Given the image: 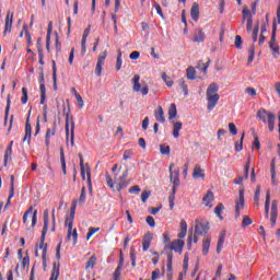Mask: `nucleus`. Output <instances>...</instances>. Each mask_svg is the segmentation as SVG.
<instances>
[{
  "instance_id": "nucleus-1",
  "label": "nucleus",
  "mask_w": 280,
  "mask_h": 280,
  "mask_svg": "<svg viewBox=\"0 0 280 280\" xmlns=\"http://www.w3.org/2000/svg\"><path fill=\"white\" fill-rule=\"evenodd\" d=\"M210 230L209 223L198 222L195 224L194 234H188L187 248L191 249V245L199 242V237L206 235Z\"/></svg>"
},
{
  "instance_id": "nucleus-2",
  "label": "nucleus",
  "mask_w": 280,
  "mask_h": 280,
  "mask_svg": "<svg viewBox=\"0 0 280 280\" xmlns=\"http://www.w3.org/2000/svg\"><path fill=\"white\" fill-rule=\"evenodd\" d=\"M218 90H220L219 85L217 82H211L210 85H208L207 91H206V96H207V108L209 110H213L218 102L220 101V95H218Z\"/></svg>"
},
{
  "instance_id": "nucleus-3",
  "label": "nucleus",
  "mask_w": 280,
  "mask_h": 280,
  "mask_svg": "<svg viewBox=\"0 0 280 280\" xmlns=\"http://www.w3.org/2000/svg\"><path fill=\"white\" fill-rule=\"evenodd\" d=\"M48 228H49V210L46 209L44 210V229H42V238L38 246V248L42 249V259H44V261L46 259L47 249H48V245L45 244Z\"/></svg>"
},
{
  "instance_id": "nucleus-4",
  "label": "nucleus",
  "mask_w": 280,
  "mask_h": 280,
  "mask_svg": "<svg viewBox=\"0 0 280 280\" xmlns=\"http://www.w3.org/2000/svg\"><path fill=\"white\" fill-rule=\"evenodd\" d=\"M173 167H175V165L171 164V166H170V178H171V182L174 184L173 192L168 197L170 209L171 210H173L174 207H175V194H176L177 187L180 185L179 170H177L176 172H173Z\"/></svg>"
},
{
  "instance_id": "nucleus-5",
  "label": "nucleus",
  "mask_w": 280,
  "mask_h": 280,
  "mask_svg": "<svg viewBox=\"0 0 280 280\" xmlns=\"http://www.w3.org/2000/svg\"><path fill=\"white\" fill-rule=\"evenodd\" d=\"M66 140L71 147H75V121H73V116L69 113L66 114Z\"/></svg>"
},
{
  "instance_id": "nucleus-6",
  "label": "nucleus",
  "mask_w": 280,
  "mask_h": 280,
  "mask_svg": "<svg viewBox=\"0 0 280 280\" xmlns=\"http://www.w3.org/2000/svg\"><path fill=\"white\" fill-rule=\"evenodd\" d=\"M256 117H258L262 124H268V129L270 132L275 130V121H276V115L271 112H268L265 108L258 109V114H256Z\"/></svg>"
},
{
  "instance_id": "nucleus-7",
  "label": "nucleus",
  "mask_w": 280,
  "mask_h": 280,
  "mask_svg": "<svg viewBox=\"0 0 280 280\" xmlns=\"http://www.w3.org/2000/svg\"><path fill=\"white\" fill-rule=\"evenodd\" d=\"M73 220H75V212L70 211V215L66 219V225L68 226V241H71V237L74 241V244L78 243V229H73Z\"/></svg>"
},
{
  "instance_id": "nucleus-8",
  "label": "nucleus",
  "mask_w": 280,
  "mask_h": 280,
  "mask_svg": "<svg viewBox=\"0 0 280 280\" xmlns=\"http://www.w3.org/2000/svg\"><path fill=\"white\" fill-rule=\"evenodd\" d=\"M269 49L272 51L273 58L278 59L280 55V46L277 44V23L272 24V34L269 40Z\"/></svg>"
},
{
  "instance_id": "nucleus-9",
  "label": "nucleus",
  "mask_w": 280,
  "mask_h": 280,
  "mask_svg": "<svg viewBox=\"0 0 280 280\" xmlns=\"http://www.w3.org/2000/svg\"><path fill=\"white\" fill-rule=\"evenodd\" d=\"M79 160H80V168H81V177L82 180H85V174L88 176V184H89V188L90 190H92V182H91V172H90V167L88 164L84 165V160H83V155L81 153H79Z\"/></svg>"
},
{
  "instance_id": "nucleus-10",
  "label": "nucleus",
  "mask_w": 280,
  "mask_h": 280,
  "mask_svg": "<svg viewBox=\"0 0 280 280\" xmlns=\"http://www.w3.org/2000/svg\"><path fill=\"white\" fill-rule=\"evenodd\" d=\"M140 74H135L132 77V84H133V92H141V94L143 96L148 95L150 93V88H148L147 84H144L142 88H141V83H140Z\"/></svg>"
},
{
  "instance_id": "nucleus-11",
  "label": "nucleus",
  "mask_w": 280,
  "mask_h": 280,
  "mask_svg": "<svg viewBox=\"0 0 280 280\" xmlns=\"http://www.w3.org/2000/svg\"><path fill=\"white\" fill-rule=\"evenodd\" d=\"M37 214H38V210H34V207L31 206L23 215V223L25 225L28 224V218H32V228L34 229L37 224Z\"/></svg>"
},
{
  "instance_id": "nucleus-12",
  "label": "nucleus",
  "mask_w": 280,
  "mask_h": 280,
  "mask_svg": "<svg viewBox=\"0 0 280 280\" xmlns=\"http://www.w3.org/2000/svg\"><path fill=\"white\" fill-rule=\"evenodd\" d=\"M245 207V196L244 189H240L238 198L235 200V218L238 219L241 215V210Z\"/></svg>"
},
{
  "instance_id": "nucleus-13",
  "label": "nucleus",
  "mask_w": 280,
  "mask_h": 280,
  "mask_svg": "<svg viewBox=\"0 0 280 280\" xmlns=\"http://www.w3.org/2000/svg\"><path fill=\"white\" fill-rule=\"evenodd\" d=\"M39 92L42 93V100L39 104L44 105L46 101V85H45V74L43 69H42V72H39Z\"/></svg>"
},
{
  "instance_id": "nucleus-14",
  "label": "nucleus",
  "mask_w": 280,
  "mask_h": 280,
  "mask_svg": "<svg viewBox=\"0 0 280 280\" xmlns=\"http://www.w3.org/2000/svg\"><path fill=\"white\" fill-rule=\"evenodd\" d=\"M107 58V51H103L102 54H100L98 59H97V63H96V68H95V73L97 74V77L102 75V70H103V66L105 65V60Z\"/></svg>"
},
{
  "instance_id": "nucleus-15",
  "label": "nucleus",
  "mask_w": 280,
  "mask_h": 280,
  "mask_svg": "<svg viewBox=\"0 0 280 280\" xmlns=\"http://www.w3.org/2000/svg\"><path fill=\"white\" fill-rule=\"evenodd\" d=\"M129 172L126 170L122 175L116 180V190L119 191L128 186L127 178Z\"/></svg>"
},
{
  "instance_id": "nucleus-16",
  "label": "nucleus",
  "mask_w": 280,
  "mask_h": 280,
  "mask_svg": "<svg viewBox=\"0 0 280 280\" xmlns=\"http://www.w3.org/2000/svg\"><path fill=\"white\" fill-rule=\"evenodd\" d=\"M278 220V201L273 200L271 202V211H270V222L271 226L275 228Z\"/></svg>"
},
{
  "instance_id": "nucleus-17",
  "label": "nucleus",
  "mask_w": 280,
  "mask_h": 280,
  "mask_svg": "<svg viewBox=\"0 0 280 280\" xmlns=\"http://www.w3.org/2000/svg\"><path fill=\"white\" fill-rule=\"evenodd\" d=\"M152 240H153L152 232H147V234H144L143 240H142V250L143 252H148V249H150V246L152 245Z\"/></svg>"
},
{
  "instance_id": "nucleus-18",
  "label": "nucleus",
  "mask_w": 280,
  "mask_h": 280,
  "mask_svg": "<svg viewBox=\"0 0 280 280\" xmlns=\"http://www.w3.org/2000/svg\"><path fill=\"white\" fill-rule=\"evenodd\" d=\"M190 18L194 22H198L200 18V7L198 2H194L190 8Z\"/></svg>"
},
{
  "instance_id": "nucleus-19",
  "label": "nucleus",
  "mask_w": 280,
  "mask_h": 280,
  "mask_svg": "<svg viewBox=\"0 0 280 280\" xmlns=\"http://www.w3.org/2000/svg\"><path fill=\"white\" fill-rule=\"evenodd\" d=\"M246 18H248L247 19V32L250 33L253 30V15L250 13V10L245 8L243 10V23L245 22Z\"/></svg>"
},
{
  "instance_id": "nucleus-20",
  "label": "nucleus",
  "mask_w": 280,
  "mask_h": 280,
  "mask_svg": "<svg viewBox=\"0 0 280 280\" xmlns=\"http://www.w3.org/2000/svg\"><path fill=\"white\" fill-rule=\"evenodd\" d=\"M12 24H13V13L9 12L5 18L4 32H3L4 36L11 32Z\"/></svg>"
},
{
  "instance_id": "nucleus-21",
  "label": "nucleus",
  "mask_w": 280,
  "mask_h": 280,
  "mask_svg": "<svg viewBox=\"0 0 280 280\" xmlns=\"http://www.w3.org/2000/svg\"><path fill=\"white\" fill-rule=\"evenodd\" d=\"M206 39V33L202 28H196L194 33L192 42L195 43H202Z\"/></svg>"
},
{
  "instance_id": "nucleus-22",
  "label": "nucleus",
  "mask_w": 280,
  "mask_h": 280,
  "mask_svg": "<svg viewBox=\"0 0 280 280\" xmlns=\"http://www.w3.org/2000/svg\"><path fill=\"white\" fill-rule=\"evenodd\" d=\"M213 200H214V194L211 190L207 191L206 196L202 198V202L207 208H212Z\"/></svg>"
},
{
  "instance_id": "nucleus-23",
  "label": "nucleus",
  "mask_w": 280,
  "mask_h": 280,
  "mask_svg": "<svg viewBox=\"0 0 280 280\" xmlns=\"http://www.w3.org/2000/svg\"><path fill=\"white\" fill-rule=\"evenodd\" d=\"M60 277V262H54L52 264V269H51V277L49 280H58Z\"/></svg>"
},
{
  "instance_id": "nucleus-24",
  "label": "nucleus",
  "mask_w": 280,
  "mask_h": 280,
  "mask_svg": "<svg viewBox=\"0 0 280 280\" xmlns=\"http://www.w3.org/2000/svg\"><path fill=\"white\" fill-rule=\"evenodd\" d=\"M52 88L55 91L58 90V68L55 60H52Z\"/></svg>"
},
{
  "instance_id": "nucleus-25",
  "label": "nucleus",
  "mask_w": 280,
  "mask_h": 280,
  "mask_svg": "<svg viewBox=\"0 0 280 280\" xmlns=\"http://www.w3.org/2000/svg\"><path fill=\"white\" fill-rule=\"evenodd\" d=\"M185 246V242L180 241V240H176L171 244V249L176 252V253H180L183 252V248Z\"/></svg>"
},
{
  "instance_id": "nucleus-26",
  "label": "nucleus",
  "mask_w": 280,
  "mask_h": 280,
  "mask_svg": "<svg viewBox=\"0 0 280 280\" xmlns=\"http://www.w3.org/2000/svg\"><path fill=\"white\" fill-rule=\"evenodd\" d=\"M211 237L205 236L202 240V255L207 256L211 247Z\"/></svg>"
},
{
  "instance_id": "nucleus-27",
  "label": "nucleus",
  "mask_w": 280,
  "mask_h": 280,
  "mask_svg": "<svg viewBox=\"0 0 280 280\" xmlns=\"http://www.w3.org/2000/svg\"><path fill=\"white\" fill-rule=\"evenodd\" d=\"M10 179H11V183H10V186H11L10 195H9L7 203L4 206V210H8V208L11 206V198H13V196H14V176L11 175Z\"/></svg>"
},
{
  "instance_id": "nucleus-28",
  "label": "nucleus",
  "mask_w": 280,
  "mask_h": 280,
  "mask_svg": "<svg viewBox=\"0 0 280 280\" xmlns=\"http://www.w3.org/2000/svg\"><path fill=\"white\" fill-rule=\"evenodd\" d=\"M206 174L205 171H202L201 166L199 164L195 165L194 171H192V178H202L205 179Z\"/></svg>"
},
{
  "instance_id": "nucleus-29",
  "label": "nucleus",
  "mask_w": 280,
  "mask_h": 280,
  "mask_svg": "<svg viewBox=\"0 0 280 280\" xmlns=\"http://www.w3.org/2000/svg\"><path fill=\"white\" fill-rule=\"evenodd\" d=\"M276 158H272L271 160V164H270V173H271V184L273 186H277L278 184L276 183V175H277V172H276Z\"/></svg>"
},
{
  "instance_id": "nucleus-30",
  "label": "nucleus",
  "mask_w": 280,
  "mask_h": 280,
  "mask_svg": "<svg viewBox=\"0 0 280 280\" xmlns=\"http://www.w3.org/2000/svg\"><path fill=\"white\" fill-rule=\"evenodd\" d=\"M210 63H211L210 59H208L206 62L203 60H199L197 63V69L201 70L203 73H207L210 67Z\"/></svg>"
},
{
  "instance_id": "nucleus-31",
  "label": "nucleus",
  "mask_w": 280,
  "mask_h": 280,
  "mask_svg": "<svg viewBox=\"0 0 280 280\" xmlns=\"http://www.w3.org/2000/svg\"><path fill=\"white\" fill-rule=\"evenodd\" d=\"M60 162L63 175H67V162L63 148H60Z\"/></svg>"
},
{
  "instance_id": "nucleus-32",
  "label": "nucleus",
  "mask_w": 280,
  "mask_h": 280,
  "mask_svg": "<svg viewBox=\"0 0 280 280\" xmlns=\"http://www.w3.org/2000/svg\"><path fill=\"white\" fill-rule=\"evenodd\" d=\"M269 211H270V192H267L266 200H265V219H269Z\"/></svg>"
},
{
  "instance_id": "nucleus-33",
  "label": "nucleus",
  "mask_w": 280,
  "mask_h": 280,
  "mask_svg": "<svg viewBox=\"0 0 280 280\" xmlns=\"http://www.w3.org/2000/svg\"><path fill=\"white\" fill-rule=\"evenodd\" d=\"M155 118L156 120L160 122V124H164L165 121V117H164V112H163V108L160 106L158 108V110L155 112Z\"/></svg>"
},
{
  "instance_id": "nucleus-34",
  "label": "nucleus",
  "mask_w": 280,
  "mask_h": 280,
  "mask_svg": "<svg viewBox=\"0 0 280 280\" xmlns=\"http://www.w3.org/2000/svg\"><path fill=\"white\" fill-rule=\"evenodd\" d=\"M183 129V124L177 121L174 124L173 136L175 139L179 138V131Z\"/></svg>"
},
{
  "instance_id": "nucleus-35",
  "label": "nucleus",
  "mask_w": 280,
  "mask_h": 280,
  "mask_svg": "<svg viewBox=\"0 0 280 280\" xmlns=\"http://www.w3.org/2000/svg\"><path fill=\"white\" fill-rule=\"evenodd\" d=\"M224 238H225V232H222L218 244H217V253L220 254L222 252V248L224 247Z\"/></svg>"
},
{
  "instance_id": "nucleus-36",
  "label": "nucleus",
  "mask_w": 280,
  "mask_h": 280,
  "mask_svg": "<svg viewBox=\"0 0 280 280\" xmlns=\"http://www.w3.org/2000/svg\"><path fill=\"white\" fill-rule=\"evenodd\" d=\"M122 67V52L121 50L117 51V57H116V71H120Z\"/></svg>"
},
{
  "instance_id": "nucleus-37",
  "label": "nucleus",
  "mask_w": 280,
  "mask_h": 280,
  "mask_svg": "<svg viewBox=\"0 0 280 280\" xmlns=\"http://www.w3.org/2000/svg\"><path fill=\"white\" fill-rule=\"evenodd\" d=\"M96 260H97L96 256L93 255V256L88 260V262H86V265H85V270H93V268H94V266H95V264H96Z\"/></svg>"
},
{
  "instance_id": "nucleus-38",
  "label": "nucleus",
  "mask_w": 280,
  "mask_h": 280,
  "mask_svg": "<svg viewBox=\"0 0 280 280\" xmlns=\"http://www.w3.org/2000/svg\"><path fill=\"white\" fill-rule=\"evenodd\" d=\"M186 77L188 80H195L196 79V69L194 67H188L186 69Z\"/></svg>"
},
{
  "instance_id": "nucleus-39",
  "label": "nucleus",
  "mask_w": 280,
  "mask_h": 280,
  "mask_svg": "<svg viewBox=\"0 0 280 280\" xmlns=\"http://www.w3.org/2000/svg\"><path fill=\"white\" fill-rule=\"evenodd\" d=\"M222 211H224V205L223 203H219L215 208H214V213L215 215L220 219L223 220L224 218L222 217Z\"/></svg>"
},
{
  "instance_id": "nucleus-40",
  "label": "nucleus",
  "mask_w": 280,
  "mask_h": 280,
  "mask_svg": "<svg viewBox=\"0 0 280 280\" xmlns=\"http://www.w3.org/2000/svg\"><path fill=\"white\" fill-rule=\"evenodd\" d=\"M178 84L180 86V90L184 91V95H188V85L187 83L185 82V79L184 78H180L179 81H178Z\"/></svg>"
},
{
  "instance_id": "nucleus-41",
  "label": "nucleus",
  "mask_w": 280,
  "mask_h": 280,
  "mask_svg": "<svg viewBox=\"0 0 280 280\" xmlns=\"http://www.w3.org/2000/svg\"><path fill=\"white\" fill-rule=\"evenodd\" d=\"M130 260L132 268H136L137 266V252L135 248H130Z\"/></svg>"
},
{
  "instance_id": "nucleus-42",
  "label": "nucleus",
  "mask_w": 280,
  "mask_h": 280,
  "mask_svg": "<svg viewBox=\"0 0 280 280\" xmlns=\"http://www.w3.org/2000/svg\"><path fill=\"white\" fill-rule=\"evenodd\" d=\"M248 66H250L252 65V62L254 61V59H255V46L254 45H252L250 47H249V49H248Z\"/></svg>"
},
{
  "instance_id": "nucleus-43",
  "label": "nucleus",
  "mask_w": 280,
  "mask_h": 280,
  "mask_svg": "<svg viewBox=\"0 0 280 280\" xmlns=\"http://www.w3.org/2000/svg\"><path fill=\"white\" fill-rule=\"evenodd\" d=\"M86 188L83 186L81 189V195L79 198V206H84L85 205V200H86V192H85Z\"/></svg>"
},
{
  "instance_id": "nucleus-44",
  "label": "nucleus",
  "mask_w": 280,
  "mask_h": 280,
  "mask_svg": "<svg viewBox=\"0 0 280 280\" xmlns=\"http://www.w3.org/2000/svg\"><path fill=\"white\" fill-rule=\"evenodd\" d=\"M10 106H11V96L8 95L7 107H5V112H4V125L8 124V116H9Z\"/></svg>"
},
{
  "instance_id": "nucleus-45",
  "label": "nucleus",
  "mask_w": 280,
  "mask_h": 280,
  "mask_svg": "<svg viewBox=\"0 0 280 280\" xmlns=\"http://www.w3.org/2000/svg\"><path fill=\"white\" fill-rule=\"evenodd\" d=\"M245 138V132L242 133V138L235 142V151L241 152L243 151V140Z\"/></svg>"
},
{
  "instance_id": "nucleus-46",
  "label": "nucleus",
  "mask_w": 280,
  "mask_h": 280,
  "mask_svg": "<svg viewBox=\"0 0 280 280\" xmlns=\"http://www.w3.org/2000/svg\"><path fill=\"white\" fill-rule=\"evenodd\" d=\"M12 150L11 147H8L4 153V166H8V161L12 160Z\"/></svg>"
},
{
  "instance_id": "nucleus-47",
  "label": "nucleus",
  "mask_w": 280,
  "mask_h": 280,
  "mask_svg": "<svg viewBox=\"0 0 280 280\" xmlns=\"http://www.w3.org/2000/svg\"><path fill=\"white\" fill-rule=\"evenodd\" d=\"M177 116V108L175 104H172L168 110V118L174 119Z\"/></svg>"
},
{
  "instance_id": "nucleus-48",
  "label": "nucleus",
  "mask_w": 280,
  "mask_h": 280,
  "mask_svg": "<svg viewBox=\"0 0 280 280\" xmlns=\"http://www.w3.org/2000/svg\"><path fill=\"white\" fill-rule=\"evenodd\" d=\"M133 155H135L133 150L127 149V150L124 151L122 160H124V161L131 160V158H132Z\"/></svg>"
},
{
  "instance_id": "nucleus-49",
  "label": "nucleus",
  "mask_w": 280,
  "mask_h": 280,
  "mask_svg": "<svg viewBox=\"0 0 280 280\" xmlns=\"http://www.w3.org/2000/svg\"><path fill=\"white\" fill-rule=\"evenodd\" d=\"M162 79L163 81L166 83L167 86H173L174 81L172 80V78L170 75L166 74V72L162 73Z\"/></svg>"
},
{
  "instance_id": "nucleus-50",
  "label": "nucleus",
  "mask_w": 280,
  "mask_h": 280,
  "mask_svg": "<svg viewBox=\"0 0 280 280\" xmlns=\"http://www.w3.org/2000/svg\"><path fill=\"white\" fill-rule=\"evenodd\" d=\"M101 228L90 226L86 234V240L89 241L95 233L100 232Z\"/></svg>"
},
{
  "instance_id": "nucleus-51",
  "label": "nucleus",
  "mask_w": 280,
  "mask_h": 280,
  "mask_svg": "<svg viewBox=\"0 0 280 280\" xmlns=\"http://www.w3.org/2000/svg\"><path fill=\"white\" fill-rule=\"evenodd\" d=\"M160 152H161L162 155H170L171 147L170 145L160 144Z\"/></svg>"
},
{
  "instance_id": "nucleus-52",
  "label": "nucleus",
  "mask_w": 280,
  "mask_h": 280,
  "mask_svg": "<svg viewBox=\"0 0 280 280\" xmlns=\"http://www.w3.org/2000/svg\"><path fill=\"white\" fill-rule=\"evenodd\" d=\"M167 270L168 272H172L173 270V254L172 253H168L167 254Z\"/></svg>"
},
{
  "instance_id": "nucleus-53",
  "label": "nucleus",
  "mask_w": 280,
  "mask_h": 280,
  "mask_svg": "<svg viewBox=\"0 0 280 280\" xmlns=\"http://www.w3.org/2000/svg\"><path fill=\"white\" fill-rule=\"evenodd\" d=\"M121 269L122 267H116L114 271V280H121Z\"/></svg>"
},
{
  "instance_id": "nucleus-54",
  "label": "nucleus",
  "mask_w": 280,
  "mask_h": 280,
  "mask_svg": "<svg viewBox=\"0 0 280 280\" xmlns=\"http://www.w3.org/2000/svg\"><path fill=\"white\" fill-rule=\"evenodd\" d=\"M23 97L21 100L22 104H26L28 101L27 88L22 89Z\"/></svg>"
},
{
  "instance_id": "nucleus-55",
  "label": "nucleus",
  "mask_w": 280,
  "mask_h": 280,
  "mask_svg": "<svg viewBox=\"0 0 280 280\" xmlns=\"http://www.w3.org/2000/svg\"><path fill=\"white\" fill-rule=\"evenodd\" d=\"M253 221L248 215L243 217V228H247L252 225Z\"/></svg>"
},
{
  "instance_id": "nucleus-56",
  "label": "nucleus",
  "mask_w": 280,
  "mask_h": 280,
  "mask_svg": "<svg viewBox=\"0 0 280 280\" xmlns=\"http://www.w3.org/2000/svg\"><path fill=\"white\" fill-rule=\"evenodd\" d=\"M145 221H147V223H148V225L150 228H154L155 226V220H154V218L152 215H148Z\"/></svg>"
},
{
  "instance_id": "nucleus-57",
  "label": "nucleus",
  "mask_w": 280,
  "mask_h": 280,
  "mask_svg": "<svg viewBox=\"0 0 280 280\" xmlns=\"http://www.w3.org/2000/svg\"><path fill=\"white\" fill-rule=\"evenodd\" d=\"M148 198H150V191H148V190L142 191V194H141L142 203L148 202Z\"/></svg>"
},
{
  "instance_id": "nucleus-58",
  "label": "nucleus",
  "mask_w": 280,
  "mask_h": 280,
  "mask_svg": "<svg viewBox=\"0 0 280 280\" xmlns=\"http://www.w3.org/2000/svg\"><path fill=\"white\" fill-rule=\"evenodd\" d=\"M258 34H259V24L254 27V32H253V39H254V43L257 42V39H258Z\"/></svg>"
},
{
  "instance_id": "nucleus-59",
  "label": "nucleus",
  "mask_w": 280,
  "mask_h": 280,
  "mask_svg": "<svg viewBox=\"0 0 280 280\" xmlns=\"http://www.w3.org/2000/svg\"><path fill=\"white\" fill-rule=\"evenodd\" d=\"M229 129H230V133L232 136H236L237 135V128L235 127V125L233 122L229 124Z\"/></svg>"
},
{
  "instance_id": "nucleus-60",
  "label": "nucleus",
  "mask_w": 280,
  "mask_h": 280,
  "mask_svg": "<svg viewBox=\"0 0 280 280\" xmlns=\"http://www.w3.org/2000/svg\"><path fill=\"white\" fill-rule=\"evenodd\" d=\"M75 98H77V102L79 104V108H83L84 102H83L82 97L80 96V94L77 93V92H75Z\"/></svg>"
},
{
  "instance_id": "nucleus-61",
  "label": "nucleus",
  "mask_w": 280,
  "mask_h": 280,
  "mask_svg": "<svg viewBox=\"0 0 280 280\" xmlns=\"http://www.w3.org/2000/svg\"><path fill=\"white\" fill-rule=\"evenodd\" d=\"M140 191H141V188L138 185H135V186L129 188L130 194H139Z\"/></svg>"
},
{
  "instance_id": "nucleus-62",
  "label": "nucleus",
  "mask_w": 280,
  "mask_h": 280,
  "mask_svg": "<svg viewBox=\"0 0 280 280\" xmlns=\"http://www.w3.org/2000/svg\"><path fill=\"white\" fill-rule=\"evenodd\" d=\"M235 46L237 49H242V37L240 35L235 37Z\"/></svg>"
},
{
  "instance_id": "nucleus-63",
  "label": "nucleus",
  "mask_w": 280,
  "mask_h": 280,
  "mask_svg": "<svg viewBox=\"0 0 280 280\" xmlns=\"http://www.w3.org/2000/svg\"><path fill=\"white\" fill-rule=\"evenodd\" d=\"M163 242L168 246L171 244V238L168 232H164Z\"/></svg>"
},
{
  "instance_id": "nucleus-64",
  "label": "nucleus",
  "mask_w": 280,
  "mask_h": 280,
  "mask_svg": "<svg viewBox=\"0 0 280 280\" xmlns=\"http://www.w3.org/2000/svg\"><path fill=\"white\" fill-rule=\"evenodd\" d=\"M159 278H160V270L155 269L154 271H152L151 280H158Z\"/></svg>"
}]
</instances>
